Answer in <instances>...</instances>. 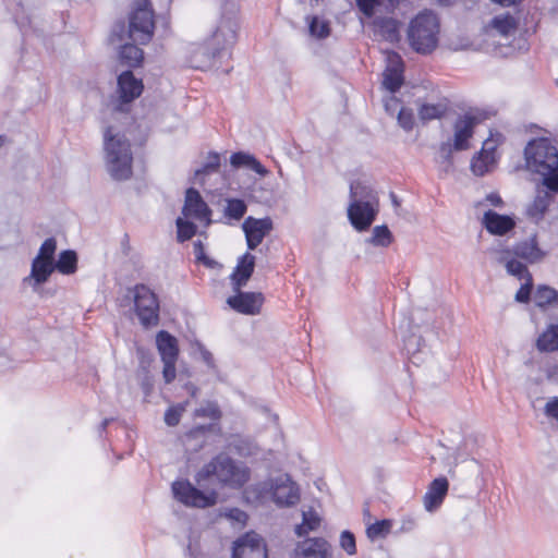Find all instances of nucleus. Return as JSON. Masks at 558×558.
Instances as JSON below:
<instances>
[{
	"label": "nucleus",
	"mask_w": 558,
	"mask_h": 558,
	"mask_svg": "<svg viewBox=\"0 0 558 558\" xmlns=\"http://www.w3.org/2000/svg\"><path fill=\"white\" fill-rule=\"evenodd\" d=\"M244 498L256 506L272 501L279 508H289L300 501V488L288 474H281L248 486Z\"/></svg>",
	"instance_id": "f257e3e1"
},
{
	"label": "nucleus",
	"mask_w": 558,
	"mask_h": 558,
	"mask_svg": "<svg viewBox=\"0 0 558 558\" xmlns=\"http://www.w3.org/2000/svg\"><path fill=\"white\" fill-rule=\"evenodd\" d=\"M526 169L542 177L543 185L558 192V149L548 138H535L524 149Z\"/></svg>",
	"instance_id": "f03ea898"
},
{
	"label": "nucleus",
	"mask_w": 558,
	"mask_h": 558,
	"mask_svg": "<svg viewBox=\"0 0 558 558\" xmlns=\"http://www.w3.org/2000/svg\"><path fill=\"white\" fill-rule=\"evenodd\" d=\"M104 160L109 175L116 181L132 177L133 154L130 141L114 125L104 131Z\"/></svg>",
	"instance_id": "7ed1b4c3"
},
{
	"label": "nucleus",
	"mask_w": 558,
	"mask_h": 558,
	"mask_svg": "<svg viewBox=\"0 0 558 558\" xmlns=\"http://www.w3.org/2000/svg\"><path fill=\"white\" fill-rule=\"evenodd\" d=\"M379 211L377 192L366 182L354 181L350 184V204L348 218L357 231L367 230Z\"/></svg>",
	"instance_id": "20e7f679"
},
{
	"label": "nucleus",
	"mask_w": 558,
	"mask_h": 558,
	"mask_svg": "<svg viewBox=\"0 0 558 558\" xmlns=\"http://www.w3.org/2000/svg\"><path fill=\"white\" fill-rule=\"evenodd\" d=\"M155 29V14L149 0H137L129 14L128 25L118 23L113 36L119 40L130 39L140 45L148 44Z\"/></svg>",
	"instance_id": "39448f33"
},
{
	"label": "nucleus",
	"mask_w": 558,
	"mask_h": 558,
	"mask_svg": "<svg viewBox=\"0 0 558 558\" xmlns=\"http://www.w3.org/2000/svg\"><path fill=\"white\" fill-rule=\"evenodd\" d=\"M232 488L242 487L250 480V470L243 463H238L227 454H218L205 464L196 474L198 485L210 477Z\"/></svg>",
	"instance_id": "423d86ee"
},
{
	"label": "nucleus",
	"mask_w": 558,
	"mask_h": 558,
	"mask_svg": "<svg viewBox=\"0 0 558 558\" xmlns=\"http://www.w3.org/2000/svg\"><path fill=\"white\" fill-rule=\"evenodd\" d=\"M478 123L476 117L464 114L459 117L453 124V142L448 140L442 142L438 148L435 160L444 172L452 169L453 151L466 150L470 148V138L474 133V128Z\"/></svg>",
	"instance_id": "0eeeda50"
},
{
	"label": "nucleus",
	"mask_w": 558,
	"mask_h": 558,
	"mask_svg": "<svg viewBox=\"0 0 558 558\" xmlns=\"http://www.w3.org/2000/svg\"><path fill=\"white\" fill-rule=\"evenodd\" d=\"M438 32L437 16L430 11L422 12L409 25V43L416 52L429 53L437 47Z\"/></svg>",
	"instance_id": "6e6552de"
},
{
	"label": "nucleus",
	"mask_w": 558,
	"mask_h": 558,
	"mask_svg": "<svg viewBox=\"0 0 558 558\" xmlns=\"http://www.w3.org/2000/svg\"><path fill=\"white\" fill-rule=\"evenodd\" d=\"M172 493L174 498L187 507L207 508L217 502V493L211 490L204 493L192 485L186 480H180L172 483Z\"/></svg>",
	"instance_id": "1a4fd4ad"
},
{
	"label": "nucleus",
	"mask_w": 558,
	"mask_h": 558,
	"mask_svg": "<svg viewBox=\"0 0 558 558\" xmlns=\"http://www.w3.org/2000/svg\"><path fill=\"white\" fill-rule=\"evenodd\" d=\"M134 306L136 315L144 327L158 324L159 303L155 293L144 284L134 289Z\"/></svg>",
	"instance_id": "9d476101"
},
{
	"label": "nucleus",
	"mask_w": 558,
	"mask_h": 558,
	"mask_svg": "<svg viewBox=\"0 0 558 558\" xmlns=\"http://www.w3.org/2000/svg\"><path fill=\"white\" fill-rule=\"evenodd\" d=\"M156 344L163 362V379L167 384H170L175 378V363L179 354L178 341L168 331L161 330L156 336Z\"/></svg>",
	"instance_id": "9b49d317"
},
{
	"label": "nucleus",
	"mask_w": 558,
	"mask_h": 558,
	"mask_svg": "<svg viewBox=\"0 0 558 558\" xmlns=\"http://www.w3.org/2000/svg\"><path fill=\"white\" fill-rule=\"evenodd\" d=\"M143 90V83L131 71H124L118 76V93L120 104L112 107V114L126 116V106L137 98Z\"/></svg>",
	"instance_id": "f8f14e48"
},
{
	"label": "nucleus",
	"mask_w": 558,
	"mask_h": 558,
	"mask_svg": "<svg viewBox=\"0 0 558 558\" xmlns=\"http://www.w3.org/2000/svg\"><path fill=\"white\" fill-rule=\"evenodd\" d=\"M238 23L233 16H222L213 32L208 45L220 56L231 48L236 40Z\"/></svg>",
	"instance_id": "ddd939ff"
},
{
	"label": "nucleus",
	"mask_w": 558,
	"mask_h": 558,
	"mask_svg": "<svg viewBox=\"0 0 558 558\" xmlns=\"http://www.w3.org/2000/svg\"><path fill=\"white\" fill-rule=\"evenodd\" d=\"M232 558H267L264 539L257 533H246L234 542Z\"/></svg>",
	"instance_id": "4468645a"
},
{
	"label": "nucleus",
	"mask_w": 558,
	"mask_h": 558,
	"mask_svg": "<svg viewBox=\"0 0 558 558\" xmlns=\"http://www.w3.org/2000/svg\"><path fill=\"white\" fill-rule=\"evenodd\" d=\"M242 229L245 233L247 247L255 250L272 230V220L269 217L262 219L247 217L242 225Z\"/></svg>",
	"instance_id": "2eb2a0df"
},
{
	"label": "nucleus",
	"mask_w": 558,
	"mask_h": 558,
	"mask_svg": "<svg viewBox=\"0 0 558 558\" xmlns=\"http://www.w3.org/2000/svg\"><path fill=\"white\" fill-rule=\"evenodd\" d=\"M185 218H193L201 222H210V209L198 191L191 187L185 192V202L182 209Z\"/></svg>",
	"instance_id": "dca6fc26"
},
{
	"label": "nucleus",
	"mask_w": 558,
	"mask_h": 558,
	"mask_svg": "<svg viewBox=\"0 0 558 558\" xmlns=\"http://www.w3.org/2000/svg\"><path fill=\"white\" fill-rule=\"evenodd\" d=\"M236 294L228 298V305L234 311L245 315H256L259 313L264 302L262 293L257 292H235Z\"/></svg>",
	"instance_id": "f3484780"
},
{
	"label": "nucleus",
	"mask_w": 558,
	"mask_h": 558,
	"mask_svg": "<svg viewBox=\"0 0 558 558\" xmlns=\"http://www.w3.org/2000/svg\"><path fill=\"white\" fill-rule=\"evenodd\" d=\"M53 271L54 263L34 258L31 272L23 279V283L28 284L34 292H39L40 287L49 280Z\"/></svg>",
	"instance_id": "a211bd4d"
},
{
	"label": "nucleus",
	"mask_w": 558,
	"mask_h": 558,
	"mask_svg": "<svg viewBox=\"0 0 558 558\" xmlns=\"http://www.w3.org/2000/svg\"><path fill=\"white\" fill-rule=\"evenodd\" d=\"M496 144L494 140H486L480 154L473 157L471 170L475 175L482 177L492 171L496 163Z\"/></svg>",
	"instance_id": "6ab92c4d"
},
{
	"label": "nucleus",
	"mask_w": 558,
	"mask_h": 558,
	"mask_svg": "<svg viewBox=\"0 0 558 558\" xmlns=\"http://www.w3.org/2000/svg\"><path fill=\"white\" fill-rule=\"evenodd\" d=\"M483 225L489 233L504 235L515 227V221L510 216L488 210L484 214Z\"/></svg>",
	"instance_id": "aec40b11"
},
{
	"label": "nucleus",
	"mask_w": 558,
	"mask_h": 558,
	"mask_svg": "<svg viewBox=\"0 0 558 558\" xmlns=\"http://www.w3.org/2000/svg\"><path fill=\"white\" fill-rule=\"evenodd\" d=\"M255 267V256L245 253L239 259L235 269L231 274V280L233 284V291L239 290L246 284L251 278Z\"/></svg>",
	"instance_id": "412c9836"
},
{
	"label": "nucleus",
	"mask_w": 558,
	"mask_h": 558,
	"mask_svg": "<svg viewBox=\"0 0 558 558\" xmlns=\"http://www.w3.org/2000/svg\"><path fill=\"white\" fill-rule=\"evenodd\" d=\"M293 558H328V544L324 538H307L298 543Z\"/></svg>",
	"instance_id": "4be33fe9"
},
{
	"label": "nucleus",
	"mask_w": 558,
	"mask_h": 558,
	"mask_svg": "<svg viewBox=\"0 0 558 558\" xmlns=\"http://www.w3.org/2000/svg\"><path fill=\"white\" fill-rule=\"evenodd\" d=\"M511 253L531 264L539 263L546 256V252L538 246L536 235L517 243Z\"/></svg>",
	"instance_id": "5701e85b"
},
{
	"label": "nucleus",
	"mask_w": 558,
	"mask_h": 558,
	"mask_svg": "<svg viewBox=\"0 0 558 558\" xmlns=\"http://www.w3.org/2000/svg\"><path fill=\"white\" fill-rule=\"evenodd\" d=\"M551 191L537 190L534 199L526 206L525 216L534 223H538L553 202Z\"/></svg>",
	"instance_id": "b1692460"
},
{
	"label": "nucleus",
	"mask_w": 558,
	"mask_h": 558,
	"mask_svg": "<svg viewBox=\"0 0 558 558\" xmlns=\"http://www.w3.org/2000/svg\"><path fill=\"white\" fill-rule=\"evenodd\" d=\"M449 488V483L446 477L435 478L428 486L424 496V507L427 511L432 512L437 509L444 501Z\"/></svg>",
	"instance_id": "393cba45"
},
{
	"label": "nucleus",
	"mask_w": 558,
	"mask_h": 558,
	"mask_svg": "<svg viewBox=\"0 0 558 558\" xmlns=\"http://www.w3.org/2000/svg\"><path fill=\"white\" fill-rule=\"evenodd\" d=\"M230 163L234 168H247L259 177H266L269 173L268 169H266L259 160L248 153L238 151L232 154L230 157Z\"/></svg>",
	"instance_id": "a878e982"
},
{
	"label": "nucleus",
	"mask_w": 558,
	"mask_h": 558,
	"mask_svg": "<svg viewBox=\"0 0 558 558\" xmlns=\"http://www.w3.org/2000/svg\"><path fill=\"white\" fill-rule=\"evenodd\" d=\"M511 254L512 253L509 250L500 252L497 257V262L505 265L506 270L509 275L517 277L520 280L527 279L529 276H532L527 267L521 262L513 258Z\"/></svg>",
	"instance_id": "bb28decb"
},
{
	"label": "nucleus",
	"mask_w": 558,
	"mask_h": 558,
	"mask_svg": "<svg viewBox=\"0 0 558 558\" xmlns=\"http://www.w3.org/2000/svg\"><path fill=\"white\" fill-rule=\"evenodd\" d=\"M219 56L220 53L208 45L206 48H198L193 52L190 64L194 69L206 70L215 65V60Z\"/></svg>",
	"instance_id": "cd10ccee"
},
{
	"label": "nucleus",
	"mask_w": 558,
	"mask_h": 558,
	"mask_svg": "<svg viewBox=\"0 0 558 558\" xmlns=\"http://www.w3.org/2000/svg\"><path fill=\"white\" fill-rule=\"evenodd\" d=\"M137 43H126L120 47L119 58L120 61L130 68H135L142 64L144 60V51L136 46Z\"/></svg>",
	"instance_id": "c85d7f7f"
},
{
	"label": "nucleus",
	"mask_w": 558,
	"mask_h": 558,
	"mask_svg": "<svg viewBox=\"0 0 558 558\" xmlns=\"http://www.w3.org/2000/svg\"><path fill=\"white\" fill-rule=\"evenodd\" d=\"M536 347L541 352H554L558 350V325L551 324L537 338Z\"/></svg>",
	"instance_id": "c756f323"
},
{
	"label": "nucleus",
	"mask_w": 558,
	"mask_h": 558,
	"mask_svg": "<svg viewBox=\"0 0 558 558\" xmlns=\"http://www.w3.org/2000/svg\"><path fill=\"white\" fill-rule=\"evenodd\" d=\"M404 349L415 365H420L424 361L421 355L427 353L423 339L415 335H411L404 340Z\"/></svg>",
	"instance_id": "7c9ffc66"
},
{
	"label": "nucleus",
	"mask_w": 558,
	"mask_h": 558,
	"mask_svg": "<svg viewBox=\"0 0 558 558\" xmlns=\"http://www.w3.org/2000/svg\"><path fill=\"white\" fill-rule=\"evenodd\" d=\"M77 256L74 251L66 250L59 254V258L54 260V270L63 275H71L76 271Z\"/></svg>",
	"instance_id": "2f4dec72"
},
{
	"label": "nucleus",
	"mask_w": 558,
	"mask_h": 558,
	"mask_svg": "<svg viewBox=\"0 0 558 558\" xmlns=\"http://www.w3.org/2000/svg\"><path fill=\"white\" fill-rule=\"evenodd\" d=\"M534 303L538 307L558 303V291L548 286H539L534 293Z\"/></svg>",
	"instance_id": "473e14b6"
},
{
	"label": "nucleus",
	"mask_w": 558,
	"mask_h": 558,
	"mask_svg": "<svg viewBox=\"0 0 558 558\" xmlns=\"http://www.w3.org/2000/svg\"><path fill=\"white\" fill-rule=\"evenodd\" d=\"M302 518V523L295 526V534L300 537L315 531L320 524L319 515L312 509L303 511Z\"/></svg>",
	"instance_id": "72a5a7b5"
},
{
	"label": "nucleus",
	"mask_w": 558,
	"mask_h": 558,
	"mask_svg": "<svg viewBox=\"0 0 558 558\" xmlns=\"http://www.w3.org/2000/svg\"><path fill=\"white\" fill-rule=\"evenodd\" d=\"M359 9L362 13L371 17L374 15L376 9L384 8L390 10L395 7V0H356Z\"/></svg>",
	"instance_id": "f704fd0d"
},
{
	"label": "nucleus",
	"mask_w": 558,
	"mask_h": 558,
	"mask_svg": "<svg viewBox=\"0 0 558 558\" xmlns=\"http://www.w3.org/2000/svg\"><path fill=\"white\" fill-rule=\"evenodd\" d=\"M447 111L444 104H424L418 109V117L422 121H430L441 118Z\"/></svg>",
	"instance_id": "c9c22d12"
},
{
	"label": "nucleus",
	"mask_w": 558,
	"mask_h": 558,
	"mask_svg": "<svg viewBox=\"0 0 558 558\" xmlns=\"http://www.w3.org/2000/svg\"><path fill=\"white\" fill-rule=\"evenodd\" d=\"M367 242L374 246L387 247L392 242V234L387 226H376L373 229L372 236L367 239Z\"/></svg>",
	"instance_id": "e433bc0d"
},
{
	"label": "nucleus",
	"mask_w": 558,
	"mask_h": 558,
	"mask_svg": "<svg viewBox=\"0 0 558 558\" xmlns=\"http://www.w3.org/2000/svg\"><path fill=\"white\" fill-rule=\"evenodd\" d=\"M308 32L311 36L323 39L329 36V23L318 16L307 17Z\"/></svg>",
	"instance_id": "4c0bfd02"
},
{
	"label": "nucleus",
	"mask_w": 558,
	"mask_h": 558,
	"mask_svg": "<svg viewBox=\"0 0 558 558\" xmlns=\"http://www.w3.org/2000/svg\"><path fill=\"white\" fill-rule=\"evenodd\" d=\"M246 204L239 198L227 199L225 207V216L232 220H240L246 213Z\"/></svg>",
	"instance_id": "58836bf2"
},
{
	"label": "nucleus",
	"mask_w": 558,
	"mask_h": 558,
	"mask_svg": "<svg viewBox=\"0 0 558 558\" xmlns=\"http://www.w3.org/2000/svg\"><path fill=\"white\" fill-rule=\"evenodd\" d=\"M492 25L502 35H508L517 28L515 19L509 14L495 16L492 21Z\"/></svg>",
	"instance_id": "ea45409f"
},
{
	"label": "nucleus",
	"mask_w": 558,
	"mask_h": 558,
	"mask_svg": "<svg viewBox=\"0 0 558 558\" xmlns=\"http://www.w3.org/2000/svg\"><path fill=\"white\" fill-rule=\"evenodd\" d=\"M383 84L390 93L397 92L403 84V73L399 70H385Z\"/></svg>",
	"instance_id": "a19ab883"
},
{
	"label": "nucleus",
	"mask_w": 558,
	"mask_h": 558,
	"mask_svg": "<svg viewBox=\"0 0 558 558\" xmlns=\"http://www.w3.org/2000/svg\"><path fill=\"white\" fill-rule=\"evenodd\" d=\"M380 34L389 41H395L399 37L398 22L393 19H383L378 23Z\"/></svg>",
	"instance_id": "79ce46f5"
},
{
	"label": "nucleus",
	"mask_w": 558,
	"mask_h": 558,
	"mask_svg": "<svg viewBox=\"0 0 558 558\" xmlns=\"http://www.w3.org/2000/svg\"><path fill=\"white\" fill-rule=\"evenodd\" d=\"M57 251V241L54 238L46 239L39 247V251L35 258L40 260H48L54 263V255Z\"/></svg>",
	"instance_id": "37998d69"
},
{
	"label": "nucleus",
	"mask_w": 558,
	"mask_h": 558,
	"mask_svg": "<svg viewBox=\"0 0 558 558\" xmlns=\"http://www.w3.org/2000/svg\"><path fill=\"white\" fill-rule=\"evenodd\" d=\"M220 410L215 402H205L194 411V417H207L213 421L220 418Z\"/></svg>",
	"instance_id": "c03bdc74"
},
{
	"label": "nucleus",
	"mask_w": 558,
	"mask_h": 558,
	"mask_svg": "<svg viewBox=\"0 0 558 558\" xmlns=\"http://www.w3.org/2000/svg\"><path fill=\"white\" fill-rule=\"evenodd\" d=\"M175 223L178 229V240L180 242L190 240L196 232V226L181 217L177 219Z\"/></svg>",
	"instance_id": "a18cd8bd"
},
{
	"label": "nucleus",
	"mask_w": 558,
	"mask_h": 558,
	"mask_svg": "<svg viewBox=\"0 0 558 558\" xmlns=\"http://www.w3.org/2000/svg\"><path fill=\"white\" fill-rule=\"evenodd\" d=\"M187 402L179 403L170 407L165 413V423L168 426H177L181 420L182 414L185 412Z\"/></svg>",
	"instance_id": "49530a36"
},
{
	"label": "nucleus",
	"mask_w": 558,
	"mask_h": 558,
	"mask_svg": "<svg viewBox=\"0 0 558 558\" xmlns=\"http://www.w3.org/2000/svg\"><path fill=\"white\" fill-rule=\"evenodd\" d=\"M391 529V522L389 520H381L373 523L366 530V534L371 539H376L385 536Z\"/></svg>",
	"instance_id": "de8ad7c7"
},
{
	"label": "nucleus",
	"mask_w": 558,
	"mask_h": 558,
	"mask_svg": "<svg viewBox=\"0 0 558 558\" xmlns=\"http://www.w3.org/2000/svg\"><path fill=\"white\" fill-rule=\"evenodd\" d=\"M220 166V156L217 153H210L207 157V160L202 169L196 171V177L202 174H208L211 172H216Z\"/></svg>",
	"instance_id": "09e8293b"
},
{
	"label": "nucleus",
	"mask_w": 558,
	"mask_h": 558,
	"mask_svg": "<svg viewBox=\"0 0 558 558\" xmlns=\"http://www.w3.org/2000/svg\"><path fill=\"white\" fill-rule=\"evenodd\" d=\"M223 515L228 520L234 522L236 527H243L247 520V514L243 510H240L238 508L227 509L223 512Z\"/></svg>",
	"instance_id": "8fccbe9b"
},
{
	"label": "nucleus",
	"mask_w": 558,
	"mask_h": 558,
	"mask_svg": "<svg viewBox=\"0 0 558 558\" xmlns=\"http://www.w3.org/2000/svg\"><path fill=\"white\" fill-rule=\"evenodd\" d=\"M533 287L532 276H529L527 279H524V283L520 287V289L515 293V301L519 303H527L531 298Z\"/></svg>",
	"instance_id": "3c124183"
},
{
	"label": "nucleus",
	"mask_w": 558,
	"mask_h": 558,
	"mask_svg": "<svg viewBox=\"0 0 558 558\" xmlns=\"http://www.w3.org/2000/svg\"><path fill=\"white\" fill-rule=\"evenodd\" d=\"M398 123L403 130L411 131L414 125V117L412 110L408 108H401L398 113Z\"/></svg>",
	"instance_id": "603ef678"
},
{
	"label": "nucleus",
	"mask_w": 558,
	"mask_h": 558,
	"mask_svg": "<svg viewBox=\"0 0 558 558\" xmlns=\"http://www.w3.org/2000/svg\"><path fill=\"white\" fill-rule=\"evenodd\" d=\"M340 545L343 550H345L349 555H353L356 551L355 547V537L349 531H343L340 536Z\"/></svg>",
	"instance_id": "864d4df0"
},
{
	"label": "nucleus",
	"mask_w": 558,
	"mask_h": 558,
	"mask_svg": "<svg viewBox=\"0 0 558 558\" xmlns=\"http://www.w3.org/2000/svg\"><path fill=\"white\" fill-rule=\"evenodd\" d=\"M386 70H399L403 73V62L401 57L396 52H389L387 54V68Z\"/></svg>",
	"instance_id": "5fc2aeb1"
},
{
	"label": "nucleus",
	"mask_w": 558,
	"mask_h": 558,
	"mask_svg": "<svg viewBox=\"0 0 558 558\" xmlns=\"http://www.w3.org/2000/svg\"><path fill=\"white\" fill-rule=\"evenodd\" d=\"M485 201L494 207H501L504 204L501 197L497 193L487 194Z\"/></svg>",
	"instance_id": "6e6d98bb"
},
{
	"label": "nucleus",
	"mask_w": 558,
	"mask_h": 558,
	"mask_svg": "<svg viewBox=\"0 0 558 558\" xmlns=\"http://www.w3.org/2000/svg\"><path fill=\"white\" fill-rule=\"evenodd\" d=\"M211 426H205V425H202V426H197L195 428H193L190 433H189V436H196L198 433H205L207 429H209Z\"/></svg>",
	"instance_id": "4d7b16f0"
},
{
	"label": "nucleus",
	"mask_w": 558,
	"mask_h": 558,
	"mask_svg": "<svg viewBox=\"0 0 558 558\" xmlns=\"http://www.w3.org/2000/svg\"><path fill=\"white\" fill-rule=\"evenodd\" d=\"M453 460H454V461H453V464H454V466H457L459 462L466 460V457H464V456L460 454V453L457 451V453H456V454H454V457H453Z\"/></svg>",
	"instance_id": "13d9d810"
},
{
	"label": "nucleus",
	"mask_w": 558,
	"mask_h": 558,
	"mask_svg": "<svg viewBox=\"0 0 558 558\" xmlns=\"http://www.w3.org/2000/svg\"><path fill=\"white\" fill-rule=\"evenodd\" d=\"M195 250H196V251H197V250L199 251V255H197V258H198V259H202V258H203V257H202V255H203V252H202V251H203V248H202V244H201V243H197V244L195 243Z\"/></svg>",
	"instance_id": "bf43d9fd"
},
{
	"label": "nucleus",
	"mask_w": 558,
	"mask_h": 558,
	"mask_svg": "<svg viewBox=\"0 0 558 558\" xmlns=\"http://www.w3.org/2000/svg\"><path fill=\"white\" fill-rule=\"evenodd\" d=\"M390 197H391L392 204L395 206H399V201H398L397 196L393 193L390 194Z\"/></svg>",
	"instance_id": "052dcab7"
},
{
	"label": "nucleus",
	"mask_w": 558,
	"mask_h": 558,
	"mask_svg": "<svg viewBox=\"0 0 558 558\" xmlns=\"http://www.w3.org/2000/svg\"><path fill=\"white\" fill-rule=\"evenodd\" d=\"M5 137L0 135V147L4 144Z\"/></svg>",
	"instance_id": "680f3d73"
},
{
	"label": "nucleus",
	"mask_w": 558,
	"mask_h": 558,
	"mask_svg": "<svg viewBox=\"0 0 558 558\" xmlns=\"http://www.w3.org/2000/svg\"><path fill=\"white\" fill-rule=\"evenodd\" d=\"M108 424V420H106L102 424V427H105Z\"/></svg>",
	"instance_id": "e2e57ef3"
}]
</instances>
